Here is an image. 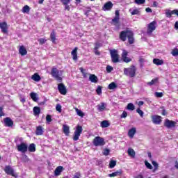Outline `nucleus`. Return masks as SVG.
<instances>
[{
	"instance_id": "e433bc0d",
	"label": "nucleus",
	"mask_w": 178,
	"mask_h": 178,
	"mask_svg": "<svg viewBox=\"0 0 178 178\" xmlns=\"http://www.w3.org/2000/svg\"><path fill=\"white\" fill-rule=\"evenodd\" d=\"M108 90H115V88H118V85L115 82H112L108 85Z\"/></svg>"
},
{
	"instance_id": "864d4df0",
	"label": "nucleus",
	"mask_w": 178,
	"mask_h": 178,
	"mask_svg": "<svg viewBox=\"0 0 178 178\" xmlns=\"http://www.w3.org/2000/svg\"><path fill=\"white\" fill-rule=\"evenodd\" d=\"M106 70L107 73H111L113 70V67L111 65H107Z\"/></svg>"
},
{
	"instance_id": "cd10ccee",
	"label": "nucleus",
	"mask_w": 178,
	"mask_h": 178,
	"mask_svg": "<svg viewBox=\"0 0 178 178\" xmlns=\"http://www.w3.org/2000/svg\"><path fill=\"white\" fill-rule=\"evenodd\" d=\"M32 80L34 81H40L41 80V76L38 74L37 73H35L32 76H31Z\"/></svg>"
},
{
	"instance_id": "7c9ffc66",
	"label": "nucleus",
	"mask_w": 178,
	"mask_h": 178,
	"mask_svg": "<svg viewBox=\"0 0 178 178\" xmlns=\"http://www.w3.org/2000/svg\"><path fill=\"white\" fill-rule=\"evenodd\" d=\"M30 97H31V99H33V101H34V102H37L38 101V97H37V93L31 92L30 94Z\"/></svg>"
},
{
	"instance_id": "603ef678",
	"label": "nucleus",
	"mask_w": 178,
	"mask_h": 178,
	"mask_svg": "<svg viewBox=\"0 0 178 178\" xmlns=\"http://www.w3.org/2000/svg\"><path fill=\"white\" fill-rule=\"evenodd\" d=\"M155 97H156L157 98H162V97H163V93L162 92H156L154 93Z\"/></svg>"
},
{
	"instance_id": "5701e85b",
	"label": "nucleus",
	"mask_w": 178,
	"mask_h": 178,
	"mask_svg": "<svg viewBox=\"0 0 178 178\" xmlns=\"http://www.w3.org/2000/svg\"><path fill=\"white\" fill-rule=\"evenodd\" d=\"M19 52L22 56H24V55H27V50L24 48V46H21L19 49Z\"/></svg>"
},
{
	"instance_id": "393cba45",
	"label": "nucleus",
	"mask_w": 178,
	"mask_h": 178,
	"mask_svg": "<svg viewBox=\"0 0 178 178\" xmlns=\"http://www.w3.org/2000/svg\"><path fill=\"white\" fill-rule=\"evenodd\" d=\"M77 49L78 48L77 47H75L72 51L71 52V54L72 55V59L74 60H77Z\"/></svg>"
},
{
	"instance_id": "6e6552de",
	"label": "nucleus",
	"mask_w": 178,
	"mask_h": 178,
	"mask_svg": "<svg viewBox=\"0 0 178 178\" xmlns=\"http://www.w3.org/2000/svg\"><path fill=\"white\" fill-rule=\"evenodd\" d=\"M176 122L170 120L169 119H165L164 122V126L165 127H167V129H173L176 127Z\"/></svg>"
},
{
	"instance_id": "338daca9",
	"label": "nucleus",
	"mask_w": 178,
	"mask_h": 178,
	"mask_svg": "<svg viewBox=\"0 0 178 178\" xmlns=\"http://www.w3.org/2000/svg\"><path fill=\"white\" fill-rule=\"evenodd\" d=\"M96 165L97 166H102V160H97Z\"/></svg>"
},
{
	"instance_id": "c756f323",
	"label": "nucleus",
	"mask_w": 178,
	"mask_h": 178,
	"mask_svg": "<svg viewBox=\"0 0 178 178\" xmlns=\"http://www.w3.org/2000/svg\"><path fill=\"white\" fill-rule=\"evenodd\" d=\"M28 150L29 151V152H35V144H30L28 147Z\"/></svg>"
},
{
	"instance_id": "4d7b16f0",
	"label": "nucleus",
	"mask_w": 178,
	"mask_h": 178,
	"mask_svg": "<svg viewBox=\"0 0 178 178\" xmlns=\"http://www.w3.org/2000/svg\"><path fill=\"white\" fill-rule=\"evenodd\" d=\"M110 152H111V150H109L108 149H105L103 152V155L108 156V155H109Z\"/></svg>"
},
{
	"instance_id": "b1692460",
	"label": "nucleus",
	"mask_w": 178,
	"mask_h": 178,
	"mask_svg": "<svg viewBox=\"0 0 178 178\" xmlns=\"http://www.w3.org/2000/svg\"><path fill=\"white\" fill-rule=\"evenodd\" d=\"M105 108H106V104L105 103H101L100 104L97 105V109L99 112L105 111Z\"/></svg>"
},
{
	"instance_id": "09e8293b",
	"label": "nucleus",
	"mask_w": 178,
	"mask_h": 178,
	"mask_svg": "<svg viewBox=\"0 0 178 178\" xmlns=\"http://www.w3.org/2000/svg\"><path fill=\"white\" fill-rule=\"evenodd\" d=\"M135 3L136 5H143V3H145V0H135Z\"/></svg>"
},
{
	"instance_id": "20e7f679",
	"label": "nucleus",
	"mask_w": 178,
	"mask_h": 178,
	"mask_svg": "<svg viewBox=\"0 0 178 178\" xmlns=\"http://www.w3.org/2000/svg\"><path fill=\"white\" fill-rule=\"evenodd\" d=\"M155 30H156V21H153L148 24L147 34L151 35Z\"/></svg>"
},
{
	"instance_id": "a211bd4d",
	"label": "nucleus",
	"mask_w": 178,
	"mask_h": 178,
	"mask_svg": "<svg viewBox=\"0 0 178 178\" xmlns=\"http://www.w3.org/2000/svg\"><path fill=\"white\" fill-rule=\"evenodd\" d=\"M89 81L97 84L98 83V76H95V74H89Z\"/></svg>"
},
{
	"instance_id": "f8f14e48",
	"label": "nucleus",
	"mask_w": 178,
	"mask_h": 178,
	"mask_svg": "<svg viewBox=\"0 0 178 178\" xmlns=\"http://www.w3.org/2000/svg\"><path fill=\"white\" fill-rule=\"evenodd\" d=\"M131 31H122L120 34V38L122 41H126V38L129 37V33H131Z\"/></svg>"
},
{
	"instance_id": "c03bdc74",
	"label": "nucleus",
	"mask_w": 178,
	"mask_h": 178,
	"mask_svg": "<svg viewBox=\"0 0 178 178\" xmlns=\"http://www.w3.org/2000/svg\"><path fill=\"white\" fill-rule=\"evenodd\" d=\"M76 112L78 116H81V118L84 117V113H83V111H81V110H80L79 108H76Z\"/></svg>"
},
{
	"instance_id": "4468645a",
	"label": "nucleus",
	"mask_w": 178,
	"mask_h": 178,
	"mask_svg": "<svg viewBox=\"0 0 178 178\" xmlns=\"http://www.w3.org/2000/svg\"><path fill=\"white\" fill-rule=\"evenodd\" d=\"M161 117L159 115H152V121L154 124H161L162 122Z\"/></svg>"
},
{
	"instance_id": "6ab92c4d",
	"label": "nucleus",
	"mask_w": 178,
	"mask_h": 178,
	"mask_svg": "<svg viewBox=\"0 0 178 178\" xmlns=\"http://www.w3.org/2000/svg\"><path fill=\"white\" fill-rule=\"evenodd\" d=\"M128 42L130 44H134V33H133V31H131L129 34H128Z\"/></svg>"
},
{
	"instance_id": "39448f33",
	"label": "nucleus",
	"mask_w": 178,
	"mask_h": 178,
	"mask_svg": "<svg viewBox=\"0 0 178 178\" xmlns=\"http://www.w3.org/2000/svg\"><path fill=\"white\" fill-rule=\"evenodd\" d=\"M110 54L113 63H118V62H119V54H118V51L116 49L111 50Z\"/></svg>"
},
{
	"instance_id": "de8ad7c7",
	"label": "nucleus",
	"mask_w": 178,
	"mask_h": 178,
	"mask_svg": "<svg viewBox=\"0 0 178 178\" xmlns=\"http://www.w3.org/2000/svg\"><path fill=\"white\" fill-rule=\"evenodd\" d=\"M46 120H47V123L50 124L51 122H52V116H51V115L48 114L46 116Z\"/></svg>"
},
{
	"instance_id": "13d9d810",
	"label": "nucleus",
	"mask_w": 178,
	"mask_h": 178,
	"mask_svg": "<svg viewBox=\"0 0 178 178\" xmlns=\"http://www.w3.org/2000/svg\"><path fill=\"white\" fill-rule=\"evenodd\" d=\"M56 110L58 111V112H62V106H60V104H57L56 106Z\"/></svg>"
},
{
	"instance_id": "2f4dec72",
	"label": "nucleus",
	"mask_w": 178,
	"mask_h": 178,
	"mask_svg": "<svg viewBox=\"0 0 178 178\" xmlns=\"http://www.w3.org/2000/svg\"><path fill=\"white\" fill-rule=\"evenodd\" d=\"M109 122H108L107 120H104L101 122V127H102L103 129L109 127Z\"/></svg>"
},
{
	"instance_id": "4be33fe9",
	"label": "nucleus",
	"mask_w": 178,
	"mask_h": 178,
	"mask_svg": "<svg viewBox=\"0 0 178 178\" xmlns=\"http://www.w3.org/2000/svg\"><path fill=\"white\" fill-rule=\"evenodd\" d=\"M122 173H123L122 170H119L111 174H108V177H115V176H121Z\"/></svg>"
},
{
	"instance_id": "f257e3e1",
	"label": "nucleus",
	"mask_w": 178,
	"mask_h": 178,
	"mask_svg": "<svg viewBox=\"0 0 178 178\" xmlns=\"http://www.w3.org/2000/svg\"><path fill=\"white\" fill-rule=\"evenodd\" d=\"M51 74L52 77L56 79L57 81H59V83L62 82V71L58 70V68L53 67L51 71Z\"/></svg>"
},
{
	"instance_id": "49530a36",
	"label": "nucleus",
	"mask_w": 178,
	"mask_h": 178,
	"mask_svg": "<svg viewBox=\"0 0 178 178\" xmlns=\"http://www.w3.org/2000/svg\"><path fill=\"white\" fill-rule=\"evenodd\" d=\"M145 165L146 168H147V169H150V170L153 169L152 165H151V163H149L148 161H145Z\"/></svg>"
},
{
	"instance_id": "1a4fd4ad",
	"label": "nucleus",
	"mask_w": 178,
	"mask_h": 178,
	"mask_svg": "<svg viewBox=\"0 0 178 178\" xmlns=\"http://www.w3.org/2000/svg\"><path fill=\"white\" fill-rule=\"evenodd\" d=\"M119 20H120V13L119 12V10H116L115 16L112 19V23L113 24L114 26H116L117 24H119Z\"/></svg>"
},
{
	"instance_id": "f3484780",
	"label": "nucleus",
	"mask_w": 178,
	"mask_h": 178,
	"mask_svg": "<svg viewBox=\"0 0 178 178\" xmlns=\"http://www.w3.org/2000/svg\"><path fill=\"white\" fill-rule=\"evenodd\" d=\"M4 124L7 127H12V126H13V121L10 118H6L4 119Z\"/></svg>"
},
{
	"instance_id": "e2e57ef3",
	"label": "nucleus",
	"mask_w": 178,
	"mask_h": 178,
	"mask_svg": "<svg viewBox=\"0 0 178 178\" xmlns=\"http://www.w3.org/2000/svg\"><path fill=\"white\" fill-rule=\"evenodd\" d=\"M1 116H5V113H3V107H0V118Z\"/></svg>"
},
{
	"instance_id": "58836bf2",
	"label": "nucleus",
	"mask_w": 178,
	"mask_h": 178,
	"mask_svg": "<svg viewBox=\"0 0 178 178\" xmlns=\"http://www.w3.org/2000/svg\"><path fill=\"white\" fill-rule=\"evenodd\" d=\"M22 13H30V6H24L22 8Z\"/></svg>"
},
{
	"instance_id": "69168bd1",
	"label": "nucleus",
	"mask_w": 178,
	"mask_h": 178,
	"mask_svg": "<svg viewBox=\"0 0 178 178\" xmlns=\"http://www.w3.org/2000/svg\"><path fill=\"white\" fill-rule=\"evenodd\" d=\"M152 163L153 166H154V169L156 170V169H158V166H159L158 163L153 161L152 162Z\"/></svg>"
},
{
	"instance_id": "79ce46f5",
	"label": "nucleus",
	"mask_w": 178,
	"mask_h": 178,
	"mask_svg": "<svg viewBox=\"0 0 178 178\" xmlns=\"http://www.w3.org/2000/svg\"><path fill=\"white\" fill-rule=\"evenodd\" d=\"M116 166V161L111 160L109 163V168L110 169H113L114 167Z\"/></svg>"
},
{
	"instance_id": "dca6fc26",
	"label": "nucleus",
	"mask_w": 178,
	"mask_h": 178,
	"mask_svg": "<svg viewBox=\"0 0 178 178\" xmlns=\"http://www.w3.org/2000/svg\"><path fill=\"white\" fill-rule=\"evenodd\" d=\"M0 29L1 30V33L6 34L8 33V24L6 22H1L0 23Z\"/></svg>"
},
{
	"instance_id": "680f3d73",
	"label": "nucleus",
	"mask_w": 178,
	"mask_h": 178,
	"mask_svg": "<svg viewBox=\"0 0 178 178\" xmlns=\"http://www.w3.org/2000/svg\"><path fill=\"white\" fill-rule=\"evenodd\" d=\"M139 62L140 63V67H143L144 66V65L143 63H144V62H145V60L143 58H140Z\"/></svg>"
},
{
	"instance_id": "2eb2a0df",
	"label": "nucleus",
	"mask_w": 178,
	"mask_h": 178,
	"mask_svg": "<svg viewBox=\"0 0 178 178\" xmlns=\"http://www.w3.org/2000/svg\"><path fill=\"white\" fill-rule=\"evenodd\" d=\"M113 8V3L111 1L106 2L102 7V10L106 12V10H111Z\"/></svg>"
},
{
	"instance_id": "8fccbe9b",
	"label": "nucleus",
	"mask_w": 178,
	"mask_h": 178,
	"mask_svg": "<svg viewBox=\"0 0 178 178\" xmlns=\"http://www.w3.org/2000/svg\"><path fill=\"white\" fill-rule=\"evenodd\" d=\"M136 112H137V113H138L140 115V118L144 117V112L141 109L137 108Z\"/></svg>"
},
{
	"instance_id": "ddd939ff",
	"label": "nucleus",
	"mask_w": 178,
	"mask_h": 178,
	"mask_svg": "<svg viewBox=\"0 0 178 178\" xmlns=\"http://www.w3.org/2000/svg\"><path fill=\"white\" fill-rule=\"evenodd\" d=\"M4 172L6 175H9L10 176H15V170L10 165H6L4 168Z\"/></svg>"
},
{
	"instance_id": "37998d69",
	"label": "nucleus",
	"mask_w": 178,
	"mask_h": 178,
	"mask_svg": "<svg viewBox=\"0 0 178 178\" xmlns=\"http://www.w3.org/2000/svg\"><path fill=\"white\" fill-rule=\"evenodd\" d=\"M129 12L132 16H134L135 15H139L140 13V11L138 10V9H134L132 11H131V9H130Z\"/></svg>"
},
{
	"instance_id": "a19ab883",
	"label": "nucleus",
	"mask_w": 178,
	"mask_h": 178,
	"mask_svg": "<svg viewBox=\"0 0 178 178\" xmlns=\"http://www.w3.org/2000/svg\"><path fill=\"white\" fill-rule=\"evenodd\" d=\"M159 79L158 77L152 79L150 82L147 83V86H154V84H156V83H158V81Z\"/></svg>"
},
{
	"instance_id": "7ed1b4c3",
	"label": "nucleus",
	"mask_w": 178,
	"mask_h": 178,
	"mask_svg": "<svg viewBox=\"0 0 178 178\" xmlns=\"http://www.w3.org/2000/svg\"><path fill=\"white\" fill-rule=\"evenodd\" d=\"M92 144L95 147H104L105 139L101 136H96L92 140Z\"/></svg>"
},
{
	"instance_id": "bb28decb",
	"label": "nucleus",
	"mask_w": 178,
	"mask_h": 178,
	"mask_svg": "<svg viewBox=\"0 0 178 178\" xmlns=\"http://www.w3.org/2000/svg\"><path fill=\"white\" fill-rule=\"evenodd\" d=\"M63 133L65 134V136H69L70 133V129L69 128V126L63 125Z\"/></svg>"
},
{
	"instance_id": "ea45409f",
	"label": "nucleus",
	"mask_w": 178,
	"mask_h": 178,
	"mask_svg": "<svg viewBox=\"0 0 178 178\" xmlns=\"http://www.w3.org/2000/svg\"><path fill=\"white\" fill-rule=\"evenodd\" d=\"M127 109L128 111H134V109H136V107L134 106V104H133V103H129L127 106Z\"/></svg>"
},
{
	"instance_id": "aec40b11",
	"label": "nucleus",
	"mask_w": 178,
	"mask_h": 178,
	"mask_svg": "<svg viewBox=\"0 0 178 178\" xmlns=\"http://www.w3.org/2000/svg\"><path fill=\"white\" fill-rule=\"evenodd\" d=\"M63 170V166H58L54 170V176H60V173H62Z\"/></svg>"
},
{
	"instance_id": "423d86ee",
	"label": "nucleus",
	"mask_w": 178,
	"mask_h": 178,
	"mask_svg": "<svg viewBox=\"0 0 178 178\" xmlns=\"http://www.w3.org/2000/svg\"><path fill=\"white\" fill-rule=\"evenodd\" d=\"M81 133H83V127L80 125H78L74 134V141H77V140H79V138L80 137Z\"/></svg>"
},
{
	"instance_id": "bf43d9fd",
	"label": "nucleus",
	"mask_w": 178,
	"mask_h": 178,
	"mask_svg": "<svg viewBox=\"0 0 178 178\" xmlns=\"http://www.w3.org/2000/svg\"><path fill=\"white\" fill-rule=\"evenodd\" d=\"M121 119H126L127 118V112L123 111L122 115H120Z\"/></svg>"
},
{
	"instance_id": "5fc2aeb1",
	"label": "nucleus",
	"mask_w": 178,
	"mask_h": 178,
	"mask_svg": "<svg viewBox=\"0 0 178 178\" xmlns=\"http://www.w3.org/2000/svg\"><path fill=\"white\" fill-rule=\"evenodd\" d=\"M38 41L40 45H44V43L47 42V40H45L44 38H40Z\"/></svg>"
},
{
	"instance_id": "6e6d98bb",
	"label": "nucleus",
	"mask_w": 178,
	"mask_h": 178,
	"mask_svg": "<svg viewBox=\"0 0 178 178\" xmlns=\"http://www.w3.org/2000/svg\"><path fill=\"white\" fill-rule=\"evenodd\" d=\"M172 15H173V13H172V11H170V10H168L165 12V15L167 17H172Z\"/></svg>"
},
{
	"instance_id": "4c0bfd02",
	"label": "nucleus",
	"mask_w": 178,
	"mask_h": 178,
	"mask_svg": "<svg viewBox=\"0 0 178 178\" xmlns=\"http://www.w3.org/2000/svg\"><path fill=\"white\" fill-rule=\"evenodd\" d=\"M84 15L86 16V17H88L90 15V12H91V8L86 7V9H83Z\"/></svg>"
},
{
	"instance_id": "774afa93",
	"label": "nucleus",
	"mask_w": 178,
	"mask_h": 178,
	"mask_svg": "<svg viewBox=\"0 0 178 178\" xmlns=\"http://www.w3.org/2000/svg\"><path fill=\"white\" fill-rule=\"evenodd\" d=\"M172 15H176L177 16H178V10L175 9V10H172Z\"/></svg>"
},
{
	"instance_id": "3c124183",
	"label": "nucleus",
	"mask_w": 178,
	"mask_h": 178,
	"mask_svg": "<svg viewBox=\"0 0 178 178\" xmlns=\"http://www.w3.org/2000/svg\"><path fill=\"white\" fill-rule=\"evenodd\" d=\"M101 47H102V44H101L99 42H96L95 47V51L99 49V48H101Z\"/></svg>"
},
{
	"instance_id": "9b49d317",
	"label": "nucleus",
	"mask_w": 178,
	"mask_h": 178,
	"mask_svg": "<svg viewBox=\"0 0 178 178\" xmlns=\"http://www.w3.org/2000/svg\"><path fill=\"white\" fill-rule=\"evenodd\" d=\"M129 54V52L126 50L122 51V58L123 62H125V63H129V62H131V58L127 57V55Z\"/></svg>"
},
{
	"instance_id": "0eeeda50",
	"label": "nucleus",
	"mask_w": 178,
	"mask_h": 178,
	"mask_svg": "<svg viewBox=\"0 0 178 178\" xmlns=\"http://www.w3.org/2000/svg\"><path fill=\"white\" fill-rule=\"evenodd\" d=\"M29 146L24 143H21L19 145H17V149L19 152H22V154H26V151H28Z\"/></svg>"
},
{
	"instance_id": "c85d7f7f",
	"label": "nucleus",
	"mask_w": 178,
	"mask_h": 178,
	"mask_svg": "<svg viewBox=\"0 0 178 178\" xmlns=\"http://www.w3.org/2000/svg\"><path fill=\"white\" fill-rule=\"evenodd\" d=\"M153 63L157 66H159L161 65H163V60H159V58H154L153 60Z\"/></svg>"
},
{
	"instance_id": "052dcab7",
	"label": "nucleus",
	"mask_w": 178,
	"mask_h": 178,
	"mask_svg": "<svg viewBox=\"0 0 178 178\" xmlns=\"http://www.w3.org/2000/svg\"><path fill=\"white\" fill-rule=\"evenodd\" d=\"M172 56H178V49H175L174 50H172Z\"/></svg>"
},
{
	"instance_id": "473e14b6",
	"label": "nucleus",
	"mask_w": 178,
	"mask_h": 178,
	"mask_svg": "<svg viewBox=\"0 0 178 178\" xmlns=\"http://www.w3.org/2000/svg\"><path fill=\"white\" fill-rule=\"evenodd\" d=\"M79 70H81V73H82L83 79H87L88 77V73L86 72V70L83 67H80Z\"/></svg>"
},
{
	"instance_id": "a878e982",
	"label": "nucleus",
	"mask_w": 178,
	"mask_h": 178,
	"mask_svg": "<svg viewBox=\"0 0 178 178\" xmlns=\"http://www.w3.org/2000/svg\"><path fill=\"white\" fill-rule=\"evenodd\" d=\"M44 131L42 130V127L39 126L36 129L35 134L36 136H42Z\"/></svg>"
},
{
	"instance_id": "c9c22d12",
	"label": "nucleus",
	"mask_w": 178,
	"mask_h": 178,
	"mask_svg": "<svg viewBox=\"0 0 178 178\" xmlns=\"http://www.w3.org/2000/svg\"><path fill=\"white\" fill-rule=\"evenodd\" d=\"M50 38L53 42V44H55L56 41V35H55V32L52 31L50 35Z\"/></svg>"
},
{
	"instance_id": "f03ea898",
	"label": "nucleus",
	"mask_w": 178,
	"mask_h": 178,
	"mask_svg": "<svg viewBox=\"0 0 178 178\" xmlns=\"http://www.w3.org/2000/svg\"><path fill=\"white\" fill-rule=\"evenodd\" d=\"M137 71V69H136V66L131 65L129 68H124V74L125 76H129V77H136V72Z\"/></svg>"
},
{
	"instance_id": "f704fd0d",
	"label": "nucleus",
	"mask_w": 178,
	"mask_h": 178,
	"mask_svg": "<svg viewBox=\"0 0 178 178\" xmlns=\"http://www.w3.org/2000/svg\"><path fill=\"white\" fill-rule=\"evenodd\" d=\"M128 154L130 156H132V158H134L136 156V152L134 151V149H133L131 148H129L128 149Z\"/></svg>"
},
{
	"instance_id": "412c9836",
	"label": "nucleus",
	"mask_w": 178,
	"mask_h": 178,
	"mask_svg": "<svg viewBox=\"0 0 178 178\" xmlns=\"http://www.w3.org/2000/svg\"><path fill=\"white\" fill-rule=\"evenodd\" d=\"M136 128L133 127L129 131H128V136L130 137V138H133L134 137V134L136 133Z\"/></svg>"
},
{
	"instance_id": "72a5a7b5",
	"label": "nucleus",
	"mask_w": 178,
	"mask_h": 178,
	"mask_svg": "<svg viewBox=\"0 0 178 178\" xmlns=\"http://www.w3.org/2000/svg\"><path fill=\"white\" fill-rule=\"evenodd\" d=\"M33 113L35 115H40V113H41V108H40L38 106H35L33 108Z\"/></svg>"
},
{
	"instance_id": "9d476101",
	"label": "nucleus",
	"mask_w": 178,
	"mask_h": 178,
	"mask_svg": "<svg viewBox=\"0 0 178 178\" xmlns=\"http://www.w3.org/2000/svg\"><path fill=\"white\" fill-rule=\"evenodd\" d=\"M58 91L62 95H66L67 93V90L66 89V86L63 83H59L58 85Z\"/></svg>"
},
{
	"instance_id": "0e129e2a",
	"label": "nucleus",
	"mask_w": 178,
	"mask_h": 178,
	"mask_svg": "<svg viewBox=\"0 0 178 178\" xmlns=\"http://www.w3.org/2000/svg\"><path fill=\"white\" fill-rule=\"evenodd\" d=\"M62 3L63 5H68V3H70V0H60Z\"/></svg>"
},
{
	"instance_id": "a18cd8bd",
	"label": "nucleus",
	"mask_w": 178,
	"mask_h": 178,
	"mask_svg": "<svg viewBox=\"0 0 178 178\" xmlns=\"http://www.w3.org/2000/svg\"><path fill=\"white\" fill-rule=\"evenodd\" d=\"M96 92L97 95H101L102 94V87H101L100 86H98L96 90Z\"/></svg>"
}]
</instances>
